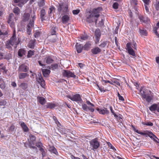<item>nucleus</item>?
<instances>
[{
	"instance_id": "f257e3e1",
	"label": "nucleus",
	"mask_w": 159,
	"mask_h": 159,
	"mask_svg": "<svg viewBox=\"0 0 159 159\" xmlns=\"http://www.w3.org/2000/svg\"><path fill=\"white\" fill-rule=\"evenodd\" d=\"M102 8L98 7L93 9L91 12L86 14V21L88 23H91L95 21V24L97 22V18L100 16L99 13L102 10Z\"/></svg>"
},
{
	"instance_id": "f03ea898",
	"label": "nucleus",
	"mask_w": 159,
	"mask_h": 159,
	"mask_svg": "<svg viewBox=\"0 0 159 159\" xmlns=\"http://www.w3.org/2000/svg\"><path fill=\"white\" fill-rule=\"evenodd\" d=\"M139 94L143 99H145L148 103L152 102L153 96L150 91L147 90L144 87H141L139 90Z\"/></svg>"
},
{
	"instance_id": "7ed1b4c3",
	"label": "nucleus",
	"mask_w": 159,
	"mask_h": 159,
	"mask_svg": "<svg viewBox=\"0 0 159 159\" xmlns=\"http://www.w3.org/2000/svg\"><path fill=\"white\" fill-rule=\"evenodd\" d=\"M20 42V41L19 40V39L17 40L16 31L15 29H14L12 36L9 40L7 41L6 44V47L8 48H11V46H12L14 47L15 48H16Z\"/></svg>"
},
{
	"instance_id": "20e7f679",
	"label": "nucleus",
	"mask_w": 159,
	"mask_h": 159,
	"mask_svg": "<svg viewBox=\"0 0 159 159\" xmlns=\"http://www.w3.org/2000/svg\"><path fill=\"white\" fill-rule=\"evenodd\" d=\"M132 48L134 49H137V44L134 41L132 43H127L126 44V49L127 50L128 53L129 55L133 57H135V53Z\"/></svg>"
},
{
	"instance_id": "39448f33",
	"label": "nucleus",
	"mask_w": 159,
	"mask_h": 159,
	"mask_svg": "<svg viewBox=\"0 0 159 159\" xmlns=\"http://www.w3.org/2000/svg\"><path fill=\"white\" fill-rule=\"evenodd\" d=\"M134 131L137 133L143 135L148 136L150 137L155 142H158L157 141L156 139H157V137L154 135L152 132H149L148 131L146 130L144 131L143 132H141L139 131L138 129H136Z\"/></svg>"
},
{
	"instance_id": "423d86ee",
	"label": "nucleus",
	"mask_w": 159,
	"mask_h": 159,
	"mask_svg": "<svg viewBox=\"0 0 159 159\" xmlns=\"http://www.w3.org/2000/svg\"><path fill=\"white\" fill-rule=\"evenodd\" d=\"M134 131L137 133L143 135L148 136L150 137L155 142H158L157 141L156 139H157V137L154 135L152 132H149L148 131L146 130L144 131L143 132H141L139 131L138 129H136Z\"/></svg>"
},
{
	"instance_id": "0eeeda50",
	"label": "nucleus",
	"mask_w": 159,
	"mask_h": 159,
	"mask_svg": "<svg viewBox=\"0 0 159 159\" xmlns=\"http://www.w3.org/2000/svg\"><path fill=\"white\" fill-rule=\"evenodd\" d=\"M90 146L91 149L95 150L98 149L100 146V143L97 138L92 139L89 141Z\"/></svg>"
},
{
	"instance_id": "6e6552de",
	"label": "nucleus",
	"mask_w": 159,
	"mask_h": 159,
	"mask_svg": "<svg viewBox=\"0 0 159 159\" xmlns=\"http://www.w3.org/2000/svg\"><path fill=\"white\" fill-rule=\"evenodd\" d=\"M36 140L35 137L34 135L30 134L29 135V139H28L29 143V147L30 148L36 149L37 148L34 146V141Z\"/></svg>"
},
{
	"instance_id": "1a4fd4ad",
	"label": "nucleus",
	"mask_w": 159,
	"mask_h": 159,
	"mask_svg": "<svg viewBox=\"0 0 159 159\" xmlns=\"http://www.w3.org/2000/svg\"><path fill=\"white\" fill-rule=\"evenodd\" d=\"M68 98L72 101L76 102H80L82 101L81 97L79 94H76L72 96H69Z\"/></svg>"
},
{
	"instance_id": "9d476101",
	"label": "nucleus",
	"mask_w": 159,
	"mask_h": 159,
	"mask_svg": "<svg viewBox=\"0 0 159 159\" xmlns=\"http://www.w3.org/2000/svg\"><path fill=\"white\" fill-rule=\"evenodd\" d=\"M62 74L64 76L67 78L73 77L75 78L76 76L74 73L67 70H63Z\"/></svg>"
},
{
	"instance_id": "9b49d317",
	"label": "nucleus",
	"mask_w": 159,
	"mask_h": 159,
	"mask_svg": "<svg viewBox=\"0 0 159 159\" xmlns=\"http://www.w3.org/2000/svg\"><path fill=\"white\" fill-rule=\"evenodd\" d=\"M34 16H33L32 20H31L29 22V23L27 25V32L28 34H30V33L31 31L30 30V28L34 26V20L35 19L36 16L35 15L34 11Z\"/></svg>"
},
{
	"instance_id": "f8f14e48",
	"label": "nucleus",
	"mask_w": 159,
	"mask_h": 159,
	"mask_svg": "<svg viewBox=\"0 0 159 159\" xmlns=\"http://www.w3.org/2000/svg\"><path fill=\"white\" fill-rule=\"evenodd\" d=\"M36 79L37 81L40 84L41 86L43 88L45 85V82L42 78L41 73H39L37 75H36Z\"/></svg>"
},
{
	"instance_id": "ddd939ff",
	"label": "nucleus",
	"mask_w": 159,
	"mask_h": 159,
	"mask_svg": "<svg viewBox=\"0 0 159 159\" xmlns=\"http://www.w3.org/2000/svg\"><path fill=\"white\" fill-rule=\"evenodd\" d=\"M58 10L60 12L62 11L64 14L67 13L68 12V7L67 5L64 6L62 4H60Z\"/></svg>"
},
{
	"instance_id": "4468645a",
	"label": "nucleus",
	"mask_w": 159,
	"mask_h": 159,
	"mask_svg": "<svg viewBox=\"0 0 159 159\" xmlns=\"http://www.w3.org/2000/svg\"><path fill=\"white\" fill-rule=\"evenodd\" d=\"M101 34V33L100 30L99 29H97L95 32L94 35L95 37V43H98Z\"/></svg>"
},
{
	"instance_id": "2eb2a0df",
	"label": "nucleus",
	"mask_w": 159,
	"mask_h": 159,
	"mask_svg": "<svg viewBox=\"0 0 159 159\" xmlns=\"http://www.w3.org/2000/svg\"><path fill=\"white\" fill-rule=\"evenodd\" d=\"M29 69V68L27 66L23 64L19 66L18 70L19 72H26L28 71Z\"/></svg>"
},
{
	"instance_id": "dca6fc26",
	"label": "nucleus",
	"mask_w": 159,
	"mask_h": 159,
	"mask_svg": "<svg viewBox=\"0 0 159 159\" xmlns=\"http://www.w3.org/2000/svg\"><path fill=\"white\" fill-rule=\"evenodd\" d=\"M82 107L83 109L85 111H88V110L90 111L91 112H93L94 111V108L91 107H88L87 105L84 103L82 102Z\"/></svg>"
},
{
	"instance_id": "f3484780",
	"label": "nucleus",
	"mask_w": 159,
	"mask_h": 159,
	"mask_svg": "<svg viewBox=\"0 0 159 159\" xmlns=\"http://www.w3.org/2000/svg\"><path fill=\"white\" fill-rule=\"evenodd\" d=\"M96 110L98 111L99 113L101 114H107L109 113V111L107 110V108H97Z\"/></svg>"
},
{
	"instance_id": "a211bd4d",
	"label": "nucleus",
	"mask_w": 159,
	"mask_h": 159,
	"mask_svg": "<svg viewBox=\"0 0 159 159\" xmlns=\"http://www.w3.org/2000/svg\"><path fill=\"white\" fill-rule=\"evenodd\" d=\"M70 16L67 15H64L61 18V22L63 24H66L70 20Z\"/></svg>"
},
{
	"instance_id": "6ab92c4d",
	"label": "nucleus",
	"mask_w": 159,
	"mask_h": 159,
	"mask_svg": "<svg viewBox=\"0 0 159 159\" xmlns=\"http://www.w3.org/2000/svg\"><path fill=\"white\" fill-rule=\"evenodd\" d=\"M75 47L78 53H81L83 49H84L83 46L81 44L77 43L75 45Z\"/></svg>"
},
{
	"instance_id": "aec40b11",
	"label": "nucleus",
	"mask_w": 159,
	"mask_h": 159,
	"mask_svg": "<svg viewBox=\"0 0 159 159\" xmlns=\"http://www.w3.org/2000/svg\"><path fill=\"white\" fill-rule=\"evenodd\" d=\"M26 2V1L24 0H13V2L15 3H19L17 5L20 7H22L23 5Z\"/></svg>"
},
{
	"instance_id": "412c9836",
	"label": "nucleus",
	"mask_w": 159,
	"mask_h": 159,
	"mask_svg": "<svg viewBox=\"0 0 159 159\" xmlns=\"http://www.w3.org/2000/svg\"><path fill=\"white\" fill-rule=\"evenodd\" d=\"M139 18L141 22H143L145 23H148L149 20V19L147 17H144L142 16H139Z\"/></svg>"
},
{
	"instance_id": "4be33fe9",
	"label": "nucleus",
	"mask_w": 159,
	"mask_h": 159,
	"mask_svg": "<svg viewBox=\"0 0 159 159\" xmlns=\"http://www.w3.org/2000/svg\"><path fill=\"white\" fill-rule=\"evenodd\" d=\"M91 44L92 42L91 41L87 42L83 46L84 49L86 51L89 50L91 48Z\"/></svg>"
},
{
	"instance_id": "5701e85b",
	"label": "nucleus",
	"mask_w": 159,
	"mask_h": 159,
	"mask_svg": "<svg viewBox=\"0 0 159 159\" xmlns=\"http://www.w3.org/2000/svg\"><path fill=\"white\" fill-rule=\"evenodd\" d=\"M49 151L52 153H53L55 155H58V152L54 146H50L49 149Z\"/></svg>"
},
{
	"instance_id": "b1692460",
	"label": "nucleus",
	"mask_w": 159,
	"mask_h": 159,
	"mask_svg": "<svg viewBox=\"0 0 159 159\" xmlns=\"http://www.w3.org/2000/svg\"><path fill=\"white\" fill-rule=\"evenodd\" d=\"M43 75L44 77H47L50 73L51 71L49 70L42 69Z\"/></svg>"
},
{
	"instance_id": "393cba45",
	"label": "nucleus",
	"mask_w": 159,
	"mask_h": 159,
	"mask_svg": "<svg viewBox=\"0 0 159 159\" xmlns=\"http://www.w3.org/2000/svg\"><path fill=\"white\" fill-rule=\"evenodd\" d=\"M157 105L156 104H154L149 107V109L152 111H155L156 110L157 111V109L158 107Z\"/></svg>"
},
{
	"instance_id": "a878e982",
	"label": "nucleus",
	"mask_w": 159,
	"mask_h": 159,
	"mask_svg": "<svg viewBox=\"0 0 159 159\" xmlns=\"http://www.w3.org/2000/svg\"><path fill=\"white\" fill-rule=\"evenodd\" d=\"M46 12L45 10L44 9H42L40 11V17L42 21L45 20L44 16Z\"/></svg>"
},
{
	"instance_id": "bb28decb",
	"label": "nucleus",
	"mask_w": 159,
	"mask_h": 159,
	"mask_svg": "<svg viewBox=\"0 0 159 159\" xmlns=\"http://www.w3.org/2000/svg\"><path fill=\"white\" fill-rule=\"evenodd\" d=\"M101 52V50L98 47H96L91 49V52L93 54H96Z\"/></svg>"
},
{
	"instance_id": "cd10ccee",
	"label": "nucleus",
	"mask_w": 159,
	"mask_h": 159,
	"mask_svg": "<svg viewBox=\"0 0 159 159\" xmlns=\"http://www.w3.org/2000/svg\"><path fill=\"white\" fill-rule=\"evenodd\" d=\"M30 15L29 13H25L22 17V20L24 21H27L30 18Z\"/></svg>"
},
{
	"instance_id": "c85d7f7f",
	"label": "nucleus",
	"mask_w": 159,
	"mask_h": 159,
	"mask_svg": "<svg viewBox=\"0 0 159 159\" xmlns=\"http://www.w3.org/2000/svg\"><path fill=\"white\" fill-rule=\"evenodd\" d=\"M18 75L19 78L20 79H22L29 76V75L26 73H20Z\"/></svg>"
},
{
	"instance_id": "c756f323",
	"label": "nucleus",
	"mask_w": 159,
	"mask_h": 159,
	"mask_svg": "<svg viewBox=\"0 0 159 159\" xmlns=\"http://www.w3.org/2000/svg\"><path fill=\"white\" fill-rule=\"evenodd\" d=\"M20 126L22 127L24 132H27L28 131V128L24 122H22L20 124Z\"/></svg>"
},
{
	"instance_id": "7c9ffc66",
	"label": "nucleus",
	"mask_w": 159,
	"mask_h": 159,
	"mask_svg": "<svg viewBox=\"0 0 159 159\" xmlns=\"http://www.w3.org/2000/svg\"><path fill=\"white\" fill-rule=\"evenodd\" d=\"M26 52L25 50L23 49H20L18 52V55L20 57H22L25 54Z\"/></svg>"
},
{
	"instance_id": "2f4dec72",
	"label": "nucleus",
	"mask_w": 159,
	"mask_h": 159,
	"mask_svg": "<svg viewBox=\"0 0 159 159\" xmlns=\"http://www.w3.org/2000/svg\"><path fill=\"white\" fill-rule=\"evenodd\" d=\"M154 30L155 33L159 37V34L157 33V32L159 31V21L156 24V26L154 28Z\"/></svg>"
},
{
	"instance_id": "473e14b6",
	"label": "nucleus",
	"mask_w": 159,
	"mask_h": 159,
	"mask_svg": "<svg viewBox=\"0 0 159 159\" xmlns=\"http://www.w3.org/2000/svg\"><path fill=\"white\" fill-rule=\"evenodd\" d=\"M19 87L25 90L27 88L28 84L25 83H22L19 85Z\"/></svg>"
},
{
	"instance_id": "72a5a7b5",
	"label": "nucleus",
	"mask_w": 159,
	"mask_h": 159,
	"mask_svg": "<svg viewBox=\"0 0 159 159\" xmlns=\"http://www.w3.org/2000/svg\"><path fill=\"white\" fill-rule=\"evenodd\" d=\"M46 106L47 108L50 109L54 108L56 107V105L55 104L50 102L48 103Z\"/></svg>"
},
{
	"instance_id": "f704fd0d",
	"label": "nucleus",
	"mask_w": 159,
	"mask_h": 159,
	"mask_svg": "<svg viewBox=\"0 0 159 159\" xmlns=\"http://www.w3.org/2000/svg\"><path fill=\"white\" fill-rule=\"evenodd\" d=\"M139 31L140 34L142 35L147 36V32L145 30H144L143 29H139Z\"/></svg>"
},
{
	"instance_id": "c9c22d12",
	"label": "nucleus",
	"mask_w": 159,
	"mask_h": 159,
	"mask_svg": "<svg viewBox=\"0 0 159 159\" xmlns=\"http://www.w3.org/2000/svg\"><path fill=\"white\" fill-rule=\"evenodd\" d=\"M38 100L39 102L42 105L44 104L46 102L45 99L43 97H39Z\"/></svg>"
},
{
	"instance_id": "e433bc0d",
	"label": "nucleus",
	"mask_w": 159,
	"mask_h": 159,
	"mask_svg": "<svg viewBox=\"0 0 159 159\" xmlns=\"http://www.w3.org/2000/svg\"><path fill=\"white\" fill-rule=\"evenodd\" d=\"M35 42V40H31L29 44V47L30 48H34V44Z\"/></svg>"
},
{
	"instance_id": "4c0bfd02",
	"label": "nucleus",
	"mask_w": 159,
	"mask_h": 159,
	"mask_svg": "<svg viewBox=\"0 0 159 159\" xmlns=\"http://www.w3.org/2000/svg\"><path fill=\"white\" fill-rule=\"evenodd\" d=\"M88 38V36L86 34H82L80 37V38L83 40H85Z\"/></svg>"
},
{
	"instance_id": "58836bf2",
	"label": "nucleus",
	"mask_w": 159,
	"mask_h": 159,
	"mask_svg": "<svg viewBox=\"0 0 159 159\" xmlns=\"http://www.w3.org/2000/svg\"><path fill=\"white\" fill-rule=\"evenodd\" d=\"M5 87V85L2 78H0V88L2 89H4Z\"/></svg>"
},
{
	"instance_id": "ea45409f",
	"label": "nucleus",
	"mask_w": 159,
	"mask_h": 159,
	"mask_svg": "<svg viewBox=\"0 0 159 159\" xmlns=\"http://www.w3.org/2000/svg\"><path fill=\"white\" fill-rule=\"evenodd\" d=\"M58 66L57 64H54L51 65V67H49V68L52 70H54L58 68Z\"/></svg>"
},
{
	"instance_id": "a19ab883",
	"label": "nucleus",
	"mask_w": 159,
	"mask_h": 159,
	"mask_svg": "<svg viewBox=\"0 0 159 159\" xmlns=\"http://www.w3.org/2000/svg\"><path fill=\"white\" fill-rule=\"evenodd\" d=\"M53 61V59L50 57H47L46 59V62L47 64H49L52 63Z\"/></svg>"
},
{
	"instance_id": "79ce46f5",
	"label": "nucleus",
	"mask_w": 159,
	"mask_h": 159,
	"mask_svg": "<svg viewBox=\"0 0 159 159\" xmlns=\"http://www.w3.org/2000/svg\"><path fill=\"white\" fill-rule=\"evenodd\" d=\"M13 12L16 15H18L20 14V10L18 7H15L13 10Z\"/></svg>"
},
{
	"instance_id": "37998d69",
	"label": "nucleus",
	"mask_w": 159,
	"mask_h": 159,
	"mask_svg": "<svg viewBox=\"0 0 159 159\" xmlns=\"http://www.w3.org/2000/svg\"><path fill=\"white\" fill-rule=\"evenodd\" d=\"M156 3L154 5L156 10L158 11L159 10V0H156Z\"/></svg>"
},
{
	"instance_id": "c03bdc74",
	"label": "nucleus",
	"mask_w": 159,
	"mask_h": 159,
	"mask_svg": "<svg viewBox=\"0 0 159 159\" xmlns=\"http://www.w3.org/2000/svg\"><path fill=\"white\" fill-rule=\"evenodd\" d=\"M57 29V28L56 27H53L52 28L51 30V35H54L55 34L56 32V30Z\"/></svg>"
},
{
	"instance_id": "a18cd8bd",
	"label": "nucleus",
	"mask_w": 159,
	"mask_h": 159,
	"mask_svg": "<svg viewBox=\"0 0 159 159\" xmlns=\"http://www.w3.org/2000/svg\"><path fill=\"white\" fill-rule=\"evenodd\" d=\"M38 5L39 6L41 7L45 5V2L44 0H42L39 2H38Z\"/></svg>"
},
{
	"instance_id": "49530a36",
	"label": "nucleus",
	"mask_w": 159,
	"mask_h": 159,
	"mask_svg": "<svg viewBox=\"0 0 159 159\" xmlns=\"http://www.w3.org/2000/svg\"><path fill=\"white\" fill-rule=\"evenodd\" d=\"M34 51L30 50L28 53L27 57H30L32 56L34 54Z\"/></svg>"
},
{
	"instance_id": "de8ad7c7",
	"label": "nucleus",
	"mask_w": 159,
	"mask_h": 159,
	"mask_svg": "<svg viewBox=\"0 0 159 159\" xmlns=\"http://www.w3.org/2000/svg\"><path fill=\"white\" fill-rule=\"evenodd\" d=\"M57 40V36H55L53 38H52L49 39V41L51 42L55 43L56 42Z\"/></svg>"
},
{
	"instance_id": "09e8293b",
	"label": "nucleus",
	"mask_w": 159,
	"mask_h": 159,
	"mask_svg": "<svg viewBox=\"0 0 159 159\" xmlns=\"http://www.w3.org/2000/svg\"><path fill=\"white\" fill-rule=\"evenodd\" d=\"M142 124L143 125H145L147 126H152L153 125V124L150 121H148L146 123L145 122H143Z\"/></svg>"
},
{
	"instance_id": "8fccbe9b",
	"label": "nucleus",
	"mask_w": 159,
	"mask_h": 159,
	"mask_svg": "<svg viewBox=\"0 0 159 159\" xmlns=\"http://www.w3.org/2000/svg\"><path fill=\"white\" fill-rule=\"evenodd\" d=\"M0 70H2L3 72H5L6 73V71L5 70V67L3 64L0 65Z\"/></svg>"
},
{
	"instance_id": "3c124183",
	"label": "nucleus",
	"mask_w": 159,
	"mask_h": 159,
	"mask_svg": "<svg viewBox=\"0 0 159 159\" xmlns=\"http://www.w3.org/2000/svg\"><path fill=\"white\" fill-rule=\"evenodd\" d=\"M13 16H14L13 14L12 13H11V14H10L9 15V20L8 21V23H9L10 22V21H11V20L12 19V18L13 17Z\"/></svg>"
},
{
	"instance_id": "603ef678",
	"label": "nucleus",
	"mask_w": 159,
	"mask_h": 159,
	"mask_svg": "<svg viewBox=\"0 0 159 159\" xmlns=\"http://www.w3.org/2000/svg\"><path fill=\"white\" fill-rule=\"evenodd\" d=\"M107 44V41H105V42H103L102 43L100 44V45H99V46L102 48H104L106 46Z\"/></svg>"
},
{
	"instance_id": "864d4df0",
	"label": "nucleus",
	"mask_w": 159,
	"mask_h": 159,
	"mask_svg": "<svg viewBox=\"0 0 159 159\" xmlns=\"http://www.w3.org/2000/svg\"><path fill=\"white\" fill-rule=\"evenodd\" d=\"M113 7L115 9H117L118 7V4L117 2H115L113 5Z\"/></svg>"
},
{
	"instance_id": "5fc2aeb1",
	"label": "nucleus",
	"mask_w": 159,
	"mask_h": 159,
	"mask_svg": "<svg viewBox=\"0 0 159 159\" xmlns=\"http://www.w3.org/2000/svg\"><path fill=\"white\" fill-rule=\"evenodd\" d=\"M108 147H110V149H112L113 150H116L115 148L112 145L110 142L108 143Z\"/></svg>"
},
{
	"instance_id": "6e6d98bb",
	"label": "nucleus",
	"mask_w": 159,
	"mask_h": 159,
	"mask_svg": "<svg viewBox=\"0 0 159 159\" xmlns=\"http://www.w3.org/2000/svg\"><path fill=\"white\" fill-rule=\"evenodd\" d=\"M86 102L87 104L89 106V107H94V105L93 104L91 103L89 101H87Z\"/></svg>"
},
{
	"instance_id": "4d7b16f0",
	"label": "nucleus",
	"mask_w": 159,
	"mask_h": 159,
	"mask_svg": "<svg viewBox=\"0 0 159 159\" xmlns=\"http://www.w3.org/2000/svg\"><path fill=\"white\" fill-rule=\"evenodd\" d=\"M130 2L133 5H136L138 4L137 1V0H131Z\"/></svg>"
},
{
	"instance_id": "13d9d810",
	"label": "nucleus",
	"mask_w": 159,
	"mask_h": 159,
	"mask_svg": "<svg viewBox=\"0 0 159 159\" xmlns=\"http://www.w3.org/2000/svg\"><path fill=\"white\" fill-rule=\"evenodd\" d=\"M39 150L42 152V155L43 157L45 155V152L44 149L42 147L39 149Z\"/></svg>"
},
{
	"instance_id": "bf43d9fd",
	"label": "nucleus",
	"mask_w": 159,
	"mask_h": 159,
	"mask_svg": "<svg viewBox=\"0 0 159 159\" xmlns=\"http://www.w3.org/2000/svg\"><path fill=\"white\" fill-rule=\"evenodd\" d=\"M80 10L79 9H77L76 10H74L72 11V12L74 15H77L80 12Z\"/></svg>"
},
{
	"instance_id": "052dcab7",
	"label": "nucleus",
	"mask_w": 159,
	"mask_h": 159,
	"mask_svg": "<svg viewBox=\"0 0 159 159\" xmlns=\"http://www.w3.org/2000/svg\"><path fill=\"white\" fill-rule=\"evenodd\" d=\"M123 116H122L120 114H119L118 116V120L120 122H122V120Z\"/></svg>"
},
{
	"instance_id": "680f3d73",
	"label": "nucleus",
	"mask_w": 159,
	"mask_h": 159,
	"mask_svg": "<svg viewBox=\"0 0 159 159\" xmlns=\"http://www.w3.org/2000/svg\"><path fill=\"white\" fill-rule=\"evenodd\" d=\"M97 86L98 87L99 90L101 92H105V90L104 89L103 87L99 86L98 85H97Z\"/></svg>"
},
{
	"instance_id": "e2e57ef3",
	"label": "nucleus",
	"mask_w": 159,
	"mask_h": 159,
	"mask_svg": "<svg viewBox=\"0 0 159 159\" xmlns=\"http://www.w3.org/2000/svg\"><path fill=\"white\" fill-rule=\"evenodd\" d=\"M15 128V126L13 125H11L9 128V131H14Z\"/></svg>"
},
{
	"instance_id": "0e129e2a",
	"label": "nucleus",
	"mask_w": 159,
	"mask_h": 159,
	"mask_svg": "<svg viewBox=\"0 0 159 159\" xmlns=\"http://www.w3.org/2000/svg\"><path fill=\"white\" fill-rule=\"evenodd\" d=\"M55 9V8L53 7H51L49 9V11H48V14H51L52 11H53Z\"/></svg>"
},
{
	"instance_id": "69168bd1",
	"label": "nucleus",
	"mask_w": 159,
	"mask_h": 159,
	"mask_svg": "<svg viewBox=\"0 0 159 159\" xmlns=\"http://www.w3.org/2000/svg\"><path fill=\"white\" fill-rule=\"evenodd\" d=\"M36 145L37 147L40 148L42 146V144L40 142H38L36 143Z\"/></svg>"
},
{
	"instance_id": "338daca9",
	"label": "nucleus",
	"mask_w": 159,
	"mask_h": 159,
	"mask_svg": "<svg viewBox=\"0 0 159 159\" xmlns=\"http://www.w3.org/2000/svg\"><path fill=\"white\" fill-rule=\"evenodd\" d=\"M40 35V33L39 32H36L34 34V36L35 38H38Z\"/></svg>"
},
{
	"instance_id": "774afa93",
	"label": "nucleus",
	"mask_w": 159,
	"mask_h": 159,
	"mask_svg": "<svg viewBox=\"0 0 159 159\" xmlns=\"http://www.w3.org/2000/svg\"><path fill=\"white\" fill-rule=\"evenodd\" d=\"M8 34V33L7 32H2L0 30V36L1 35H3L6 36Z\"/></svg>"
}]
</instances>
